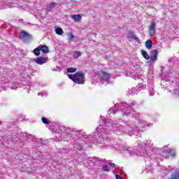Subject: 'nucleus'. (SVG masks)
Listing matches in <instances>:
<instances>
[{"mask_svg":"<svg viewBox=\"0 0 179 179\" xmlns=\"http://www.w3.org/2000/svg\"><path fill=\"white\" fill-rule=\"evenodd\" d=\"M142 85H139L137 86V89H140V87H141Z\"/></svg>","mask_w":179,"mask_h":179,"instance_id":"obj_39","label":"nucleus"},{"mask_svg":"<svg viewBox=\"0 0 179 179\" xmlns=\"http://www.w3.org/2000/svg\"><path fill=\"white\" fill-rule=\"evenodd\" d=\"M58 5V3H55V2H52L50 3V5L49 6V7H47L48 10H52L53 9V8H55V6H57Z\"/></svg>","mask_w":179,"mask_h":179,"instance_id":"obj_26","label":"nucleus"},{"mask_svg":"<svg viewBox=\"0 0 179 179\" xmlns=\"http://www.w3.org/2000/svg\"><path fill=\"white\" fill-rule=\"evenodd\" d=\"M34 61L38 64V65H43L47 62V58L45 57H37L36 59H34Z\"/></svg>","mask_w":179,"mask_h":179,"instance_id":"obj_15","label":"nucleus"},{"mask_svg":"<svg viewBox=\"0 0 179 179\" xmlns=\"http://www.w3.org/2000/svg\"><path fill=\"white\" fill-rule=\"evenodd\" d=\"M73 38H75V36L72 33L69 34V41H72V40H73Z\"/></svg>","mask_w":179,"mask_h":179,"instance_id":"obj_31","label":"nucleus"},{"mask_svg":"<svg viewBox=\"0 0 179 179\" xmlns=\"http://www.w3.org/2000/svg\"><path fill=\"white\" fill-rule=\"evenodd\" d=\"M56 134H59L61 137V141H68L65 137H63L65 134H69L71 138V141L76 142L78 145L73 147V150L76 151V153L78 152V150H83V145H82V142L85 145L87 143H97V141L99 142H104L103 138L99 136V134L95 132L91 134L89 136L86 135V133H82V131L77 130L75 128L66 127L64 126H59L58 129L55 130Z\"/></svg>","mask_w":179,"mask_h":179,"instance_id":"obj_1","label":"nucleus"},{"mask_svg":"<svg viewBox=\"0 0 179 179\" xmlns=\"http://www.w3.org/2000/svg\"><path fill=\"white\" fill-rule=\"evenodd\" d=\"M19 37L20 40L24 41V43H27V41H30V40L33 38V36H31L30 34L24 31H22L21 32L19 33Z\"/></svg>","mask_w":179,"mask_h":179,"instance_id":"obj_8","label":"nucleus"},{"mask_svg":"<svg viewBox=\"0 0 179 179\" xmlns=\"http://www.w3.org/2000/svg\"><path fill=\"white\" fill-rule=\"evenodd\" d=\"M129 38H131V40H135V41H137V43H141V39H139L138 37L135 36V34L134 32H130V36H129Z\"/></svg>","mask_w":179,"mask_h":179,"instance_id":"obj_18","label":"nucleus"},{"mask_svg":"<svg viewBox=\"0 0 179 179\" xmlns=\"http://www.w3.org/2000/svg\"><path fill=\"white\" fill-rule=\"evenodd\" d=\"M109 128L110 131L115 132L117 135H122V134H129V132H135L139 131L141 128H145L146 127V122H143L142 120L138 121V124L135 127L134 123H131V122H118L113 121L111 119H107L106 122H102L99 123V127L96 128V131L99 129H107Z\"/></svg>","mask_w":179,"mask_h":179,"instance_id":"obj_2","label":"nucleus"},{"mask_svg":"<svg viewBox=\"0 0 179 179\" xmlns=\"http://www.w3.org/2000/svg\"><path fill=\"white\" fill-rule=\"evenodd\" d=\"M136 73L137 76H141V75H142V74L138 73V72H136Z\"/></svg>","mask_w":179,"mask_h":179,"instance_id":"obj_38","label":"nucleus"},{"mask_svg":"<svg viewBox=\"0 0 179 179\" xmlns=\"http://www.w3.org/2000/svg\"><path fill=\"white\" fill-rule=\"evenodd\" d=\"M116 179H122V177H121V176L117 174L116 175Z\"/></svg>","mask_w":179,"mask_h":179,"instance_id":"obj_36","label":"nucleus"},{"mask_svg":"<svg viewBox=\"0 0 179 179\" xmlns=\"http://www.w3.org/2000/svg\"><path fill=\"white\" fill-rule=\"evenodd\" d=\"M174 94H175V96H177V97L179 98V87H178V90H176L175 91Z\"/></svg>","mask_w":179,"mask_h":179,"instance_id":"obj_34","label":"nucleus"},{"mask_svg":"<svg viewBox=\"0 0 179 179\" xmlns=\"http://www.w3.org/2000/svg\"><path fill=\"white\" fill-rule=\"evenodd\" d=\"M179 62V59L177 58L176 56H173L169 59V62H171V64H173V62Z\"/></svg>","mask_w":179,"mask_h":179,"instance_id":"obj_22","label":"nucleus"},{"mask_svg":"<svg viewBox=\"0 0 179 179\" xmlns=\"http://www.w3.org/2000/svg\"><path fill=\"white\" fill-rule=\"evenodd\" d=\"M71 19H73L74 22H79L82 20V16L80 15H71Z\"/></svg>","mask_w":179,"mask_h":179,"instance_id":"obj_19","label":"nucleus"},{"mask_svg":"<svg viewBox=\"0 0 179 179\" xmlns=\"http://www.w3.org/2000/svg\"><path fill=\"white\" fill-rule=\"evenodd\" d=\"M149 96H155V85L149 83L148 85Z\"/></svg>","mask_w":179,"mask_h":179,"instance_id":"obj_14","label":"nucleus"},{"mask_svg":"<svg viewBox=\"0 0 179 179\" xmlns=\"http://www.w3.org/2000/svg\"><path fill=\"white\" fill-rule=\"evenodd\" d=\"M1 124H2V121L0 120V125H1Z\"/></svg>","mask_w":179,"mask_h":179,"instance_id":"obj_40","label":"nucleus"},{"mask_svg":"<svg viewBox=\"0 0 179 179\" xmlns=\"http://www.w3.org/2000/svg\"><path fill=\"white\" fill-rule=\"evenodd\" d=\"M162 150H163V148H160L159 149L158 148H155L152 147L150 151H148V155H147V156H152V155H159L160 153V152H162Z\"/></svg>","mask_w":179,"mask_h":179,"instance_id":"obj_12","label":"nucleus"},{"mask_svg":"<svg viewBox=\"0 0 179 179\" xmlns=\"http://www.w3.org/2000/svg\"><path fill=\"white\" fill-rule=\"evenodd\" d=\"M9 87L11 90H16V89H17V85L15 84L14 85H10Z\"/></svg>","mask_w":179,"mask_h":179,"instance_id":"obj_32","label":"nucleus"},{"mask_svg":"<svg viewBox=\"0 0 179 179\" xmlns=\"http://www.w3.org/2000/svg\"><path fill=\"white\" fill-rule=\"evenodd\" d=\"M38 96H41L42 97L44 96V94L41 92L38 93Z\"/></svg>","mask_w":179,"mask_h":179,"instance_id":"obj_37","label":"nucleus"},{"mask_svg":"<svg viewBox=\"0 0 179 179\" xmlns=\"http://www.w3.org/2000/svg\"><path fill=\"white\" fill-rule=\"evenodd\" d=\"M39 48V50L43 52V54H47V52H50V50L48 49V46L45 45H40L38 46Z\"/></svg>","mask_w":179,"mask_h":179,"instance_id":"obj_16","label":"nucleus"},{"mask_svg":"<svg viewBox=\"0 0 179 179\" xmlns=\"http://www.w3.org/2000/svg\"><path fill=\"white\" fill-rule=\"evenodd\" d=\"M80 55H82V52H81L76 51L73 53V58H79V57H80Z\"/></svg>","mask_w":179,"mask_h":179,"instance_id":"obj_28","label":"nucleus"},{"mask_svg":"<svg viewBox=\"0 0 179 179\" xmlns=\"http://www.w3.org/2000/svg\"><path fill=\"white\" fill-rule=\"evenodd\" d=\"M139 90H136L135 87H131L128 90L127 94H131V96H134V94H138V93H139Z\"/></svg>","mask_w":179,"mask_h":179,"instance_id":"obj_17","label":"nucleus"},{"mask_svg":"<svg viewBox=\"0 0 179 179\" xmlns=\"http://www.w3.org/2000/svg\"><path fill=\"white\" fill-rule=\"evenodd\" d=\"M139 104L136 102L131 103V105L127 102H120L115 105V108H110L109 114H117V113H122V117L124 118H138L139 113L135 112V108H138Z\"/></svg>","mask_w":179,"mask_h":179,"instance_id":"obj_3","label":"nucleus"},{"mask_svg":"<svg viewBox=\"0 0 179 179\" xmlns=\"http://www.w3.org/2000/svg\"><path fill=\"white\" fill-rule=\"evenodd\" d=\"M0 6H1V9H5L9 8V4L8 3L1 2L0 3Z\"/></svg>","mask_w":179,"mask_h":179,"instance_id":"obj_27","label":"nucleus"},{"mask_svg":"<svg viewBox=\"0 0 179 179\" xmlns=\"http://www.w3.org/2000/svg\"><path fill=\"white\" fill-rule=\"evenodd\" d=\"M87 160L88 162H92L95 166H97L99 164H104V162H106V159H102L101 158H99L96 157H87Z\"/></svg>","mask_w":179,"mask_h":179,"instance_id":"obj_9","label":"nucleus"},{"mask_svg":"<svg viewBox=\"0 0 179 179\" xmlns=\"http://www.w3.org/2000/svg\"><path fill=\"white\" fill-rule=\"evenodd\" d=\"M152 45H153V42H152L151 39H148L145 42L146 48H148V50H150L152 48Z\"/></svg>","mask_w":179,"mask_h":179,"instance_id":"obj_20","label":"nucleus"},{"mask_svg":"<svg viewBox=\"0 0 179 179\" xmlns=\"http://www.w3.org/2000/svg\"><path fill=\"white\" fill-rule=\"evenodd\" d=\"M166 152L169 153V155L172 157H174L176 156V150L175 149H168L166 150Z\"/></svg>","mask_w":179,"mask_h":179,"instance_id":"obj_23","label":"nucleus"},{"mask_svg":"<svg viewBox=\"0 0 179 179\" xmlns=\"http://www.w3.org/2000/svg\"><path fill=\"white\" fill-rule=\"evenodd\" d=\"M69 79H71L77 85L85 84V74L83 71H77L75 74H69Z\"/></svg>","mask_w":179,"mask_h":179,"instance_id":"obj_5","label":"nucleus"},{"mask_svg":"<svg viewBox=\"0 0 179 179\" xmlns=\"http://www.w3.org/2000/svg\"><path fill=\"white\" fill-rule=\"evenodd\" d=\"M76 71V69L73 67L67 68L68 73H74Z\"/></svg>","mask_w":179,"mask_h":179,"instance_id":"obj_29","label":"nucleus"},{"mask_svg":"<svg viewBox=\"0 0 179 179\" xmlns=\"http://www.w3.org/2000/svg\"><path fill=\"white\" fill-rule=\"evenodd\" d=\"M157 50H151L150 57V62H155V61H157Z\"/></svg>","mask_w":179,"mask_h":179,"instance_id":"obj_13","label":"nucleus"},{"mask_svg":"<svg viewBox=\"0 0 179 179\" xmlns=\"http://www.w3.org/2000/svg\"><path fill=\"white\" fill-rule=\"evenodd\" d=\"M178 54H179V52H178Z\"/></svg>","mask_w":179,"mask_h":179,"instance_id":"obj_41","label":"nucleus"},{"mask_svg":"<svg viewBox=\"0 0 179 179\" xmlns=\"http://www.w3.org/2000/svg\"><path fill=\"white\" fill-rule=\"evenodd\" d=\"M94 80L97 83L101 82L103 85H108L110 83V74L104 71H101L95 76Z\"/></svg>","mask_w":179,"mask_h":179,"instance_id":"obj_6","label":"nucleus"},{"mask_svg":"<svg viewBox=\"0 0 179 179\" xmlns=\"http://www.w3.org/2000/svg\"><path fill=\"white\" fill-rule=\"evenodd\" d=\"M136 148L137 151H134L135 156H148L149 152L153 148V143L151 141H144L141 144V141H138Z\"/></svg>","mask_w":179,"mask_h":179,"instance_id":"obj_4","label":"nucleus"},{"mask_svg":"<svg viewBox=\"0 0 179 179\" xmlns=\"http://www.w3.org/2000/svg\"><path fill=\"white\" fill-rule=\"evenodd\" d=\"M109 164H110V167L115 168L116 165L114 163H110Z\"/></svg>","mask_w":179,"mask_h":179,"instance_id":"obj_35","label":"nucleus"},{"mask_svg":"<svg viewBox=\"0 0 179 179\" xmlns=\"http://www.w3.org/2000/svg\"><path fill=\"white\" fill-rule=\"evenodd\" d=\"M150 36L155 37L156 36V22H152L149 27Z\"/></svg>","mask_w":179,"mask_h":179,"instance_id":"obj_11","label":"nucleus"},{"mask_svg":"<svg viewBox=\"0 0 179 179\" xmlns=\"http://www.w3.org/2000/svg\"><path fill=\"white\" fill-rule=\"evenodd\" d=\"M41 120L42 122H43L44 124H50V120H48V119H47L46 117H43Z\"/></svg>","mask_w":179,"mask_h":179,"instance_id":"obj_30","label":"nucleus"},{"mask_svg":"<svg viewBox=\"0 0 179 179\" xmlns=\"http://www.w3.org/2000/svg\"><path fill=\"white\" fill-rule=\"evenodd\" d=\"M103 171H110V169H108V166L105 165L103 166Z\"/></svg>","mask_w":179,"mask_h":179,"instance_id":"obj_33","label":"nucleus"},{"mask_svg":"<svg viewBox=\"0 0 179 179\" xmlns=\"http://www.w3.org/2000/svg\"><path fill=\"white\" fill-rule=\"evenodd\" d=\"M40 48L38 46L36 48L34 49L32 52L36 55V57H40Z\"/></svg>","mask_w":179,"mask_h":179,"instance_id":"obj_21","label":"nucleus"},{"mask_svg":"<svg viewBox=\"0 0 179 179\" xmlns=\"http://www.w3.org/2000/svg\"><path fill=\"white\" fill-rule=\"evenodd\" d=\"M115 149H119L124 152V155H129V156H135V150H132V148L129 147H125L121 144L117 145L115 144L113 145Z\"/></svg>","mask_w":179,"mask_h":179,"instance_id":"obj_7","label":"nucleus"},{"mask_svg":"<svg viewBox=\"0 0 179 179\" xmlns=\"http://www.w3.org/2000/svg\"><path fill=\"white\" fill-rule=\"evenodd\" d=\"M55 33L56 34H58V36H62V34L64 33V30H62V28L61 27L56 28Z\"/></svg>","mask_w":179,"mask_h":179,"instance_id":"obj_24","label":"nucleus"},{"mask_svg":"<svg viewBox=\"0 0 179 179\" xmlns=\"http://www.w3.org/2000/svg\"><path fill=\"white\" fill-rule=\"evenodd\" d=\"M141 53H142V55H143V58H145V59H150V57H149V54H148L146 51L141 50Z\"/></svg>","mask_w":179,"mask_h":179,"instance_id":"obj_25","label":"nucleus"},{"mask_svg":"<svg viewBox=\"0 0 179 179\" xmlns=\"http://www.w3.org/2000/svg\"><path fill=\"white\" fill-rule=\"evenodd\" d=\"M21 138H22V140L21 139L20 141L23 143V145H26V142H31L33 139H34V136H31V134H29L27 133H22Z\"/></svg>","mask_w":179,"mask_h":179,"instance_id":"obj_10","label":"nucleus"}]
</instances>
